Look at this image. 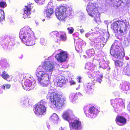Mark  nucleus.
<instances>
[{"instance_id":"1","label":"nucleus","mask_w":130,"mask_h":130,"mask_svg":"<svg viewBox=\"0 0 130 130\" xmlns=\"http://www.w3.org/2000/svg\"><path fill=\"white\" fill-rule=\"evenodd\" d=\"M19 37L22 42L28 46L35 44V40L37 39L34 32L28 26H25L21 29Z\"/></svg>"},{"instance_id":"2","label":"nucleus","mask_w":130,"mask_h":130,"mask_svg":"<svg viewBox=\"0 0 130 130\" xmlns=\"http://www.w3.org/2000/svg\"><path fill=\"white\" fill-rule=\"evenodd\" d=\"M50 103V107L52 108H59L64 104L65 99L57 92L48 93L47 96Z\"/></svg>"},{"instance_id":"3","label":"nucleus","mask_w":130,"mask_h":130,"mask_svg":"<svg viewBox=\"0 0 130 130\" xmlns=\"http://www.w3.org/2000/svg\"><path fill=\"white\" fill-rule=\"evenodd\" d=\"M63 116L64 119L68 120L70 130H80L82 129V123L79 118H74L69 119L70 117L67 112L64 113Z\"/></svg>"},{"instance_id":"4","label":"nucleus","mask_w":130,"mask_h":130,"mask_svg":"<svg viewBox=\"0 0 130 130\" xmlns=\"http://www.w3.org/2000/svg\"><path fill=\"white\" fill-rule=\"evenodd\" d=\"M100 8L97 4L89 2L88 4L86 10L89 14L90 16L94 17V20L97 22L100 20V13L98 11Z\"/></svg>"},{"instance_id":"5","label":"nucleus","mask_w":130,"mask_h":130,"mask_svg":"<svg viewBox=\"0 0 130 130\" xmlns=\"http://www.w3.org/2000/svg\"><path fill=\"white\" fill-rule=\"evenodd\" d=\"M46 103L41 100L35 105L34 110L35 114L37 116L45 115L46 111Z\"/></svg>"},{"instance_id":"6","label":"nucleus","mask_w":130,"mask_h":130,"mask_svg":"<svg viewBox=\"0 0 130 130\" xmlns=\"http://www.w3.org/2000/svg\"><path fill=\"white\" fill-rule=\"evenodd\" d=\"M55 14L57 18L60 21L64 20L68 15L67 7L60 5L57 8Z\"/></svg>"},{"instance_id":"7","label":"nucleus","mask_w":130,"mask_h":130,"mask_svg":"<svg viewBox=\"0 0 130 130\" xmlns=\"http://www.w3.org/2000/svg\"><path fill=\"white\" fill-rule=\"evenodd\" d=\"M110 53L117 58L121 59L125 55L124 49L119 46L112 45L110 50Z\"/></svg>"},{"instance_id":"8","label":"nucleus","mask_w":130,"mask_h":130,"mask_svg":"<svg viewBox=\"0 0 130 130\" xmlns=\"http://www.w3.org/2000/svg\"><path fill=\"white\" fill-rule=\"evenodd\" d=\"M38 80L42 86H46L50 83L49 75L43 71H39L36 73Z\"/></svg>"},{"instance_id":"9","label":"nucleus","mask_w":130,"mask_h":130,"mask_svg":"<svg viewBox=\"0 0 130 130\" xmlns=\"http://www.w3.org/2000/svg\"><path fill=\"white\" fill-rule=\"evenodd\" d=\"M67 58V53L64 51L61 52L57 54L55 56V58L60 63L66 61Z\"/></svg>"},{"instance_id":"10","label":"nucleus","mask_w":130,"mask_h":130,"mask_svg":"<svg viewBox=\"0 0 130 130\" xmlns=\"http://www.w3.org/2000/svg\"><path fill=\"white\" fill-rule=\"evenodd\" d=\"M31 8L30 4L25 6L23 9L24 13L23 16V18L24 19H27L30 18V11Z\"/></svg>"},{"instance_id":"11","label":"nucleus","mask_w":130,"mask_h":130,"mask_svg":"<svg viewBox=\"0 0 130 130\" xmlns=\"http://www.w3.org/2000/svg\"><path fill=\"white\" fill-rule=\"evenodd\" d=\"M115 121L118 125L123 126L126 124L127 120L125 117L121 116L118 115L116 117Z\"/></svg>"},{"instance_id":"12","label":"nucleus","mask_w":130,"mask_h":130,"mask_svg":"<svg viewBox=\"0 0 130 130\" xmlns=\"http://www.w3.org/2000/svg\"><path fill=\"white\" fill-rule=\"evenodd\" d=\"M42 68L46 72H51L53 70L54 67L53 63L46 62L44 63Z\"/></svg>"},{"instance_id":"13","label":"nucleus","mask_w":130,"mask_h":130,"mask_svg":"<svg viewBox=\"0 0 130 130\" xmlns=\"http://www.w3.org/2000/svg\"><path fill=\"white\" fill-rule=\"evenodd\" d=\"M122 103V99L120 98L116 99L111 101V104L114 108H117L121 106Z\"/></svg>"},{"instance_id":"14","label":"nucleus","mask_w":130,"mask_h":130,"mask_svg":"<svg viewBox=\"0 0 130 130\" xmlns=\"http://www.w3.org/2000/svg\"><path fill=\"white\" fill-rule=\"evenodd\" d=\"M32 86V82L31 80L29 79H26L24 81L23 87L26 90H30Z\"/></svg>"},{"instance_id":"15","label":"nucleus","mask_w":130,"mask_h":130,"mask_svg":"<svg viewBox=\"0 0 130 130\" xmlns=\"http://www.w3.org/2000/svg\"><path fill=\"white\" fill-rule=\"evenodd\" d=\"M59 36L57 38V42H60L61 41L65 42L67 40V37L66 34L65 33H61L59 35Z\"/></svg>"},{"instance_id":"16","label":"nucleus","mask_w":130,"mask_h":130,"mask_svg":"<svg viewBox=\"0 0 130 130\" xmlns=\"http://www.w3.org/2000/svg\"><path fill=\"white\" fill-rule=\"evenodd\" d=\"M82 96V94L80 92L76 93H72L69 95V97L72 99L76 100L80 98Z\"/></svg>"},{"instance_id":"17","label":"nucleus","mask_w":130,"mask_h":130,"mask_svg":"<svg viewBox=\"0 0 130 130\" xmlns=\"http://www.w3.org/2000/svg\"><path fill=\"white\" fill-rule=\"evenodd\" d=\"M95 67L94 64L92 63L88 62L86 64L85 69L90 71H93L94 70Z\"/></svg>"},{"instance_id":"18","label":"nucleus","mask_w":130,"mask_h":130,"mask_svg":"<svg viewBox=\"0 0 130 130\" xmlns=\"http://www.w3.org/2000/svg\"><path fill=\"white\" fill-rule=\"evenodd\" d=\"M54 13V10L52 8H50L45 10L44 12V14H46V17L49 18Z\"/></svg>"},{"instance_id":"19","label":"nucleus","mask_w":130,"mask_h":130,"mask_svg":"<svg viewBox=\"0 0 130 130\" xmlns=\"http://www.w3.org/2000/svg\"><path fill=\"white\" fill-rule=\"evenodd\" d=\"M123 74L127 75H130V66L127 65L123 69Z\"/></svg>"},{"instance_id":"20","label":"nucleus","mask_w":130,"mask_h":130,"mask_svg":"<svg viewBox=\"0 0 130 130\" xmlns=\"http://www.w3.org/2000/svg\"><path fill=\"white\" fill-rule=\"evenodd\" d=\"M89 111L90 113L93 115L96 114L99 112L98 109L95 108L93 106L89 108Z\"/></svg>"},{"instance_id":"21","label":"nucleus","mask_w":130,"mask_h":130,"mask_svg":"<svg viewBox=\"0 0 130 130\" xmlns=\"http://www.w3.org/2000/svg\"><path fill=\"white\" fill-rule=\"evenodd\" d=\"M58 80V79H56V80L54 82L55 85L57 87H61L63 84L66 83L65 82H63L61 80Z\"/></svg>"},{"instance_id":"22","label":"nucleus","mask_w":130,"mask_h":130,"mask_svg":"<svg viewBox=\"0 0 130 130\" xmlns=\"http://www.w3.org/2000/svg\"><path fill=\"white\" fill-rule=\"evenodd\" d=\"M58 80V79H56V80L54 82L55 85L57 87H61L63 84L66 83L65 82H63L61 80Z\"/></svg>"},{"instance_id":"23","label":"nucleus","mask_w":130,"mask_h":130,"mask_svg":"<svg viewBox=\"0 0 130 130\" xmlns=\"http://www.w3.org/2000/svg\"><path fill=\"white\" fill-rule=\"evenodd\" d=\"M92 84L90 83H88L87 84L85 90L87 93H89L91 92V90L92 89Z\"/></svg>"},{"instance_id":"24","label":"nucleus","mask_w":130,"mask_h":130,"mask_svg":"<svg viewBox=\"0 0 130 130\" xmlns=\"http://www.w3.org/2000/svg\"><path fill=\"white\" fill-rule=\"evenodd\" d=\"M86 53L88 56L91 57L94 55L95 52L93 49H90L87 51Z\"/></svg>"},{"instance_id":"25","label":"nucleus","mask_w":130,"mask_h":130,"mask_svg":"<svg viewBox=\"0 0 130 130\" xmlns=\"http://www.w3.org/2000/svg\"><path fill=\"white\" fill-rule=\"evenodd\" d=\"M114 62L115 65L117 67H121L123 65V62L122 61L115 60Z\"/></svg>"},{"instance_id":"26","label":"nucleus","mask_w":130,"mask_h":130,"mask_svg":"<svg viewBox=\"0 0 130 130\" xmlns=\"http://www.w3.org/2000/svg\"><path fill=\"white\" fill-rule=\"evenodd\" d=\"M116 22L118 25V27H119L120 28L123 27L124 26V25L125 24V22L123 20L120 21L118 20L116 21Z\"/></svg>"},{"instance_id":"27","label":"nucleus","mask_w":130,"mask_h":130,"mask_svg":"<svg viewBox=\"0 0 130 130\" xmlns=\"http://www.w3.org/2000/svg\"><path fill=\"white\" fill-rule=\"evenodd\" d=\"M111 28L115 31H116L117 32L118 31V30L117 29L118 25L116 21L113 22L111 24Z\"/></svg>"},{"instance_id":"28","label":"nucleus","mask_w":130,"mask_h":130,"mask_svg":"<svg viewBox=\"0 0 130 130\" xmlns=\"http://www.w3.org/2000/svg\"><path fill=\"white\" fill-rule=\"evenodd\" d=\"M100 39L98 38H95L91 40V41L95 44L94 46L96 48L98 47L97 45H98V43H99L100 42Z\"/></svg>"},{"instance_id":"29","label":"nucleus","mask_w":130,"mask_h":130,"mask_svg":"<svg viewBox=\"0 0 130 130\" xmlns=\"http://www.w3.org/2000/svg\"><path fill=\"white\" fill-rule=\"evenodd\" d=\"M59 32L56 31H53L51 32L50 33V36L52 37H56V38L58 37V36L59 35Z\"/></svg>"},{"instance_id":"30","label":"nucleus","mask_w":130,"mask_h":130,"mask_svg":"<svg viewBox=\"0 0 130 130\" xmlns=\"http://www.w3.org/2000/svg\"><path fill=\"white\" fill-rule=\"evenodd\" d=\"M1 76L5 80H7L9 77V75L5 71H4L2 72Z\"/></svg>"},{"instance_id":"31","label":"nucleus","mask_w":130,"mask_h":130,"mask_svg":"<svg viewBox=\"0 0 130 130\" xmlns=\"http://www.w3.org/2000/svg\"><path fill=\"white\" fill-rule=\"evenodd\" d=\"M40 42L42 45L45 46L47 43V40L45 38H42L40 39Z\"/></svg>"},{"instance_id":"32","label":"nucleus","mask_w":130,"mask_h":130,"mask_svg":"<svg viewBox=\"0 0 130 130\" xmlns=\"http://www.w3.org/2000/svg\"><path fill=\"white\" fill-rule=\"evenodd\" d=\"M8 38L7 36H2L0 38V40L1 42L4 41L5 43L8 42Z\"/></svg>"},{"instance_id":"33","label":"nucleus","mask_w":130,"mask_h":130,"mask_svg":"<svg viewBox=\"0 0 130 130\" xmlns=\"http://www.w3.org/2000/svg\"><path fill=\"white\" fill-rule=\"evenodd\" d=\"M56 79H58V80H61L63 82H66L65 77L62 75H59V76L57 77Z\"/></svg>"},{"instance_id":"34","label":"nucleus","mask_w":130,"mask_h":130,"mask_svg":"<svg viewBox=\"0 0 130 130\" xmlns=\"http://www.w3.org/2000/svg\"><path fill=\"white\" fill-rule=\"evenodd\" d=\"M7 4L5 2L1 1L0 2V7L1 8H4L6 7Z\"/></svg>"},{"instance_id":"35","label":"nucleus","mask_w":130,"mask_h":130,"mask_svg":"<svg viewBox=\"0 0 130 130\" xmlns=\"http://www.w3.org/2000/svg\"><path fill=\"white\" fill-rule=\"evenodd\" d=\"M103 77V76L102 75L100 74L99 75L96 77V81L100 83L102 81V79Z\"/></svg>"},{"instance_id":"36","label":"nucleus","mask_w":130,"mask_h":130,"mask_svg":"<svg viewBox=\"0 0 130 130\" xmlns=\"http://www.w3.org/2000/svg\"><path fill=\"white\" fill-rule=\"evenodd\" d=\"M52 119L54 121L57 120L58 119V117L56 114H54L51 117Z\"/></svg>"},{"instance_id":"37","label":"nucleus","mask_w":130,"mask_h":130,"mask_svg":"<svg viewBox=\"0 0 130 130\" xmlns=\"http://www.w3.org/2000/svg\"><path fill=\"white\" fill-rule=\"evenodd\" d=\"M11 86V85L10 84H7L5 85H2L1 86V88L2 89H5V87H6V88L9 89L10 88Z\"/></svg>"},{"instance_id":"38","label":"nucleus","mask_w":130,"mask_h":130,"mask_svg":"<svg viewBox=\"0 0 130 130\" xmlns=\"http://www.w3.org/2000/svg\"><path fill=\"white\" fill-rule=\"evenodd\" d=\"M67 29L68 31V33L70 34H72L74 31V28L71 27L68 28Z\"/></svg>"},{"instance_id":"39","label":"nucleus","mask_w":130,"mask_h":130,"mask_svg":"<svg viewBox=\"0 0 130 130\" xmlns=\"http://www.w3.org/2000/svg\"><path fill=\"white\" fill-rule=\"evenodd\" d=\"M5 18L4 15L3 16V15H2V16H1V15H0V22H2L4 19Z\"/></svg>"},{"instance_id":"40","label":"nucleus","mask_w":130,"mask_h":130,"mask_svg":"<svg viewBox=\"0 0 130 130\" xmlns=\"http://www.w3.org/2000/svg\"><path fill=\"white\" fill-rule=\"evenodd\" d=\"M120 1H118V2H117V1H116V2L117 3L116 4V6L117 7H119L120 6V5L121 4V2Z\"/></svg>"},{"instance_id":"41","label":"nucleus","mask_w":130,"mask_h":130,"mask_svg":"<svg viewBox=\"0 0 130 130\" xmlns=\"http://www.w3.org/2000/svg\"><path fill=\"white\" fill-rule=\"evenodd\" d=\"M1 46H2V47L3 48L5 49L7 47V46L4 43L2 44H1Z\"/></svg>"},{"instance_id":"42","label":"nucleus","mask_w":130,"mask_h":130,"mask_svg":"<svg viewBox=\"0 0 130 130\" xmlns=\"http://www.w3.org/2000/svg\"><path fill=\"white\" fill-rule=\"evenodd\" d=\"M4 14H5L4 11L0 9V15H1V16H2V15H3V16H4Z\"/></svg>"},{"instance_id":"43","label":"nucleus","mask_w":130,"mask_h":130,"mask_svg":"<svg viewBox=\"0 0 130 130\" xmlns=\"http://www.w3.org/2000/svg\"><path fill=\"white\" fill-rule=\"evenodd\" d=\"M88 76L90 78H94V75L92 74H89L88 75Z\"/></svg>"},{"instance_id":"44","label":"nucleus","mask_w":130,"mask_h":130,"mask_svg":"<svg viewBox=\"0 0 130 130\" xmlns=\"http://www.w3.org/2000/svg\"><path fill=\"white\" fill-rule=\"evenodd\" d=\"M70 83L71 85H74L75 84V82L73 80L71 81Z\"/></svg>"},{"instance_id":"45","label":"nucleus","mask_w":130,"mask_h":130,"mask_svg":"<svg viewBox=\"0 0 130 130\" xmlns=\"http://www.w3.org/2000/svg\"><path fill=\"white\" fill-rule=\"evenodd\" d=\"M78 82L80 83L81 82L80 80L81 79V77L80 76H79L78 77Z\"/></svg>"},{"instance_id":"46","label":"nucleus","mask_w":130,"mask_h":130,"mask_svg":"<svg viewBox=\"0 0 130 130\" xmlns=\"http://www.w3.org/2000/svg\"><path fill=\"white\" fill-rule=\"evenodd\" d=\"M128 110L130 111V102L129 103L128 106Z\"/></svg>"},{"instance_id":"47","label":"nucleus","mask_w":130,"mask_h":130,"mask_svg":"<svg viewBox=\"0 0 130 130\" xmlns=\"http://www.w3.org/2000/svg\"><path fill=\"white\" fill-rule=\"evenodd\" d=\"M121 28H120V29L119 30V31L120 34H122L123 33V31L121 29Z\"/></svg>"},{"instance_id":"48","label":"nucleus","mask_w":130,"mask_h":130,"mask_svg":"<svg viewBox=\"0 0 130 130\" xmlns=\"http://www.w3.org/2000/svg\"><path fill=\"white\" fill-rule=\"evenodd\" d=\"M80 32L82 33L84 32V30L83 29H81L80 30Z\"/></svg>"},{"instance_id":"49","label":"nucleus","mask_w":130,"mask_h":130,"mask_svg":"<svg viewBox=\"0 0 130 130\" xmlns=\"http://www.w3.org/2000/svg\"><path fill=\"white\" fill-rule=\"evenodd\" d=\"M41 67L39 66L38 67V70H40V69L41 68Z\"/></svg>"},{"instance_id":"50","label":"nucleus","mask_w":130,"mask_h":130,"mask_svg":"<svg viewBox=\"0 0 130 130\" xmlns=\"http://www.w3.org/2000/svg\"><path fill=\"white\" fill-rule=\"evenodd\" d=\"M59 130H63L62 127H60L59 128Z\"/></svg>"},{"instance_id":"51","label":"nucleus","mask_w":130,"mask_h":130,"mask_svg":"<svg viewBox=\"0 0 130 130\" xmlns=\"http://www.w3.org/2000/svg\"><path fill=\"white\" fill-rule=\"evenodd\" d=\"M86 112V111H84V112H85V113L86 114V116H87V113Z\"/></svg>"},{"instance_id":"52","label":"nucleus","mask_w":130,"mask_h":130,"mask_svg":"<svg viewBox=\"0 0 130 130\" xmlns=\"http://www.w3.org/2000/svg\"><path fill=\"white\" fill-rule=\"evenodd\" d=\"M45 19H44L43 20V21H45Z\"/></svg>"},{"instance_id":"53","label":"nucleus","mask_w":130,"mask_h":130,"mask_svg":"<svg viewBox=\"0 0 130 130\" xmlns=\"http://www.w3.org/2000/svg\"><path fill=\"white\" fill-rule=\"evenodd\" d=\"M36 2H37V3H38V2H37V1H36Z\"/></svg>"}]
</instances>
